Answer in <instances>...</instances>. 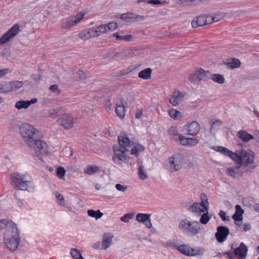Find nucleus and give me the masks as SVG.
<instances>
[{"instance_id": "nucleus-35", "label": "nucleus", "mask_w": 259, "mask_h": 259, "mask_svg": "<svg viewBox=\"0 0 259 259\" xmlns=\"http://www.w3.org/2000/svg\"><path fill=\"white\" fill-rule=\"evenodd\" d=\"M77 22L73 18L71 20H66L62 23V27L64 29H69L75 25Z\"/></svg>"}, {"instance_id": "nucleus-46", "label": "nucleus", "mask_w": 259, "mask_h": 259, "mask_svg": "<svg viewBox=\"0 0 259 259\" xmlns=\"http://www.w3.org/2000/svg\"><path fill=\"white\" fill-rule=\"evenodd\" d=\"M107 29L109 31H112L115 30L117 27V24L116 22H112L106 24Z\"/></svg>"}, {"instance_id": "nucleus-9", "label": "nucleus", "mask_w": 259, "mask_h": 259, "mask_svg": "<svg viewBox=\"0 0 259 259\" xmlns=\"http://www.w3.org/2000/svg\"><path fill=\"white\" fill-rule=\"evenodd\" d=\"M20 31V26L16 24L13 26L6 33L0 38V44L4 45L14 38Z\"/></svg>"}, {"instance_id": "nucleus-61", "label": "nucleus", "mask_w": 259, "mask_h": 259, "mask_svg": "<svg viewBox=\"0 0 259 259\" xmlns=\"http://www.w3.org/2000/svg\"><path fill=\"white\" fill-rule=\"evenodd\" d=\"M235 213L243 214V213H244V210L241 208V206L239 205H236L235 206Z\"/></svg>"}, {"instance_id": "nucleus-39", "label": "nucleus", "mask_w": 259, "mask_h": 259, "mask_svg": "<svg viewBox=\"0 0 259 259\" xmlns=\"http://www.w3.org/2000/svg\"><path fill=\"white\" fill-rule=\"evenodd\" d=\"M169 116L173 119H178L182 117L181 113L176 109H170L168 111Z\"/></svg>"}, {"instance_id": "nucleus-26", "label": "nucleus", "mask_w": 259, "mask_h": 259, "mask_svg": "<svg viewBox=\"0 0 259 259\" xmlns=\"http://www.w3.org/2000/svg\"><path fill=\"white\" fill-rule=\"evenodd\" d=\"M217 150L220 152L222 154L230 157L234 160L236 155V151L235 152H233L228 149L222 146L218 147Z\"/></svg>"}, {"instance_id": "nucleus-27", "label": "nucleus", "mask_w": 259, "mask_h": 259, "mask_svg": "<svg viewBox=\"0 0 259 259\" xmlns=\"http://www.w3.org/2000/svg\"><path fill=\"white\" fill-rule=\"evenodd\" d=\"M79 37L82 39H87L91 37H94L96 35L94 29H91L89 30L84 31L79 34Z\"/></svg>"}, {"instance_id": "nucleus-28", "label": "nucleus", "mask_w": 259, "mask_h": 259, "mask_svg": "<svg viewBox=\"0 0 259 259\" xmlns=\"http://www.w3.org/2000/svg\"><path fill=\"white\" fill-rule=\"evenodd\" d=\"M239 168L241 169V167H239V164L235 167H229L227 169V174L229 176L233 178H237L240 176L239 174Z\"/></svg>"}, {"instance_id": "nucleus-53", "label": "nucleus", "mask_w": 259, "mask_h": 259, "mask_svg": "<svg viewBox=\"0 0 259 259\" xmlns=\"http://www.w3.org/2000/svg\"><path fill=\"white\" fill-rule=\"evenodd\" d=\"M148 3L152 5H161L166 3V1L161 2L160 0H149Z\"/></svg>"}, {"instance_id": "nucleus-13", "label": "nucleus", "mask_w": 259, "mask_h": 259, "mask_svg": "<svg viewBox=\"0 0 259 259\" xmlns=\"http://www.w3.org/2000/svg\"><path fill=\"white\" fill-rule=\"evenodd\" d=\"M57 122L66 129L71 128L73 125V117L71 115L66 114L58 119Z\"/></svg>"}, {"instance_id": "nucleus-10", "label": "nucleus", "mask_w": 259, "mask_h": 259, "mask_svg": "<svg viewBox=\"0 0 259 259\" xmlns=\"http://www.w3.org/2000/svg\"><path fill=\"white\" fill-rule=\"evenodd\" d=\"M210 72L200 69L199 71L191 74L189 76V79L192 83H196L201 80H206L210 78Z\"/></svg>"}, {"instance_id": "nucleus-55", "label": "nucleus", "mask_w": 259, "mask_h": 259, "mask_svg": "<svg viewBox=\"0 0 259 259\" xmlns=\"http://www.w3.org/2000/svg\"><path fill=\"white\" fill-rule=\"evenodd\" d=\"M84 15V14L82 13H78L75 17H73V18L75 20L77 23H78L83 18Z\"/></svg>"}, {"instance_id": "nucleus-34", "label": "nucleus", "mask_w": 259, "mask_h": 259, "mask_svg": "<svg viewBox=\"0 0 259 259\" xmlns=\"http://www.w3.org/2000/svg\"><path fill=\"white\" fill-rule=\"evenodd\" d=\"M138 175L140 178L143 180H146L148 178V175L145 169V167L142 164V163H139V167L138 168Z\"/></svg>"}, {"instance_id": "nucleus-5", "label": "nucleus", "mask_w": 259, "mask_h": 259, "mask_svg": "<svg viewBox=\"0 0 259 259\" xmlns=\"http://www.w3.org/2000/svg\"><path fill=\"white\" fill-rule=\"evenodd\" d=\"M8 229L12 232V234L9 237H4V243L11 251H14L17 249L20 241L19 231L15 223Z\"/></svg>"}, {"instance_id": "nucleus-63", "label": "nucleus", "mask_w": 259, "mask_h": 259, "mask_svg": "<svg viewBox=\"0 0 259 259\" xmlns=\"http://www.w3.org/2000/svg\"><path fill=\"white\" fill-rule=\"evenodd\" d=\"M143 114V110L142 109H138L136 113V118H140L141 117L142 115Z\"/></svg>"}, {"instance_id": "nucleus-2", "label": "nucleus", "mask_w": 259, "mask_h": 259, "mask_svg": "<svg viewBox=\"0 0 259 259\" xmlns=\"http://www.w3.org/2000/svg\"><path fill=\"white\" fill-rule=\"evenodd\" d=\"M254 153L251 150L241 149L236 151L234 160L241 167V172L250 176L254 172L256 165L254 164Z\"/></svg>"}, {"instance_id": "nucleus-42", "label": "nucleus", "mask_w": 259, "mask_h": 259, "mask_svg": "<svg viewBox=\"0 0 259 259\" xmlns=\"http://www.w3.org/2000/svg\"><path fill=\"white\" fill-rule=\"evenodd\" d=\"M11 82V85L12 87V91H15L16 90L19 89L21 88L23 83L22 81H12Z\"/></svg>"}, {"instance_id": "nucleus-37", "label": "nucleus", "mask_w": 259, "mask_h": 259, "mask_svg": "<svg viewBox=\"0 0 259 259\" xmlns=\"http://www.w3.org/2000/svg\"><path fill=\"white\" fill-rule=\"evenodd\" d=\"M12 225H14V223L12 221H7L5 219L0 220V230L4 228L8 229Z\"/></svg>"}, {"instance_id": "nucleus-57", "label": "nucleus", "mask_w": 259, "mask_h": 259, "mask_svg": "<svg viewBox=\"0 0 259 259\" xmlns=\"http://www.w3.org/2000/svg\"><path fill=\"white\" fill-rule=\"evenodd\" d=\"M50 90L53 92V93H56L57 92L58 94L60 93V90L58 88V86L57 84H53L50 87Z\"/></svg>"}, {"instance_id": "nucleus-49", "label": "nucleus", "mask_w": 259, "mask_h": 259, "mask_svg": "<svg viewBox=\"0 0 259 259\" xmlns=\"http://www.w3.org/2000/svg\"><path fill=\"white\" fill-rule=\"evenodd\" d=\"M219 215H220V218L223 221H230V217L229 216H227L226 215V213L225 211L221 210H220V212L219 213Z\"/></svg>"}, {"instance_id": "nucleus-16", "label": "nucleus", "mask_w": 259, "mask_h": 259, "mask_svg": "<svg viewBox=\"0 0 259 259\" xmlns=\"http://www.w3.org/2000/svg\"><path fill=\"white\" fill-rule=\"evenodd\" d=\"M208 16L205 17L204 15L199 16L194 18L192 22V26L193 28H197L208 24Z\"/></svg>"}, {"instance_id": "nucleus-64", "label": "nucleus", "mask_w": 259, "mask_h": 259, "mask_svg": "<svg viewBox=\"0 0 259 259\" xmlns=\"http://www.w3.org/2000/svg\"><path fill=\"white\" fill-rule=\"evenodd\" d=\"M253 210L259 212V204H255L253 206Z\"/></svg>"}, {"instance_id": "nucleus-11", "label": "nucleus", "mask_w": 259, "mask_h": 259, "mask_svg": "<svg viewBox=\"0 0 259 259\" xmlns=\"http://www.w3.org/2000/svg\"><path fill=\"white\" fill-rule=\"evenodd\" d=\"M183 161V155L179 153L175 154L168 158V167L177 171L181 168Z\"/></svg>"}, {"instance_id": "nucleus-62", "label": "nucleus", "mask_w": 259, "mask_h": 259, "mask_svg": "<svg viewBox=\"0 0 259 259\" xmlns=\"http://www.w3.org/2000/svg\"><path fill=\"white\" fill-rule=\"evenodd\" d=\"M208 19H211V20L213 22H218L220 19H221V16H215L214 17H211L210 16H208Z\"/></svg>"}, {"instance_id": "nucleus-60", "label": "nucleus", "mask_w": 259, "mask_h": 259, "mask_svg": "<svg viewBox=\"0 0 259 259\" xmlns=\"http://www.w3.org/2000/svg\"><path fill=\"white\" fill-rule=\"evenodd\" d=\"M9 72V69L6 68L0 70V78L5 76Z\"/></svg>"}, {"instance_id": "nucleus-22", "label": "nucleus", "mask_w": 259, "mask_h": 259, "mask_svg": "<svg viewBox=\"0 0 259 259\" xmlns=\"http://www.w3.org/2000/svg\"><path fill=\"white\" fill-rule=\"evenodd\" d=\"M187 130L189 135L195 136L200 131V125L197 122L194 121L188 125Z\"/></svg>"}, {"instance_id": "nucleus-29", "label": "nucleus", "mask_w": 259, "mask_h": 259, "mask_svg": "<svg viewBox=\"0 0 259 259\" xmlns=\"http://www.w3.org/2000/svg\"><path fill=\"white\" fill-rule=\"evenodd\" d=\"M12 91L10 81H5L0 84V92L7 93Z\"/></svg>"}, {"instance_id": "nucleus-44", "label": "nucleus", "mask_w": 259, "mask_h": 259, "mask_svg": "<svg viewBox=\"0 0 259 259\" xmlns=\"http://www.w3.org/2000/svg\"><path fill=\"white\" fill-rule=\"evenodd\" d=\"M60 110V108L51 109L49 112V116L51 117L58 116L59 115Z\"/></svg>"}, {"instance_id": "nucleus-40", "label": "nucleus", "mask_w": 259, "mask_h": 259, "mask_svg": "<svg viewBox=\"0 0 259 259\" xmlns=\"http://www.w3.org/2000/svg\"><path fill=\"white\" fill-rule=\"evenodd\" d=\"M70 254L73 259H84L78 250L72 248Z\"/></svg>"}, {"instance_id": "nucleus-17", "label": "nucleus", "mask_w": 259, "mask_h": 259, "mask_svg": "<svg viewBox=\"0 0 259 259\" xmlns=\"http://www.w3.org/2000/svg\"><path fill=\"white\" fill-rule=\"evenodd\" d=\"M189 210L194 212L200 214L205 211H208V205L206 204H201L199 203H194L193 205H191Z\"/></svg>"}, {"instance_id": "nucleus-38", "label": "nucleus", "mask_w": 259, "mask_h": 259, "mask_svg": "<svg viewBox=\"0 0 259 259\" xmlns=\"http://www.w3.org/2000/svg\"><path fill=\"white\" fill-rule=\"evenodd\" d=\"M29 104L27 101H19L16 102L15 107L18 109H26L29 106Z\"/></svg>"}, {"instance_id": "nucleus-14", "label": "nucleus", "mask_w": 259, "mask_h": 259, "mask_svg": "<svg viewBox=\"0 0 259 259\" xmlns=\"http://www.w3.org/2000/svg\"><path fill=\"white\" fill-rule=\"evenodd\" d=\"M126 104L124 99L122 98H120L116 102L115 112L121 118H123L125 116Z\"/></svg>"}, {"instance_id": "nucleus-31", "label": "nucleus", "mask_w": 259, "mask_h": 259, "mask_svg": "<svg viewBox=\"0 0 259 259\" xmlns=\"http://www.w3.org/2000/svg\"><path fill=\"white\" fill-rule=\"evenodd\" d=\"M210 78L214 82L220 84H223L225 82V78L223 75L220 74H213L210 73Z\"/></svg>"}, {"instance_id": "nucleus-15", "label": "nucleus", "mask_w": 259, "mask_h": 259, "mask_svg": "<svg viewBox=\"0 0 259 259\" xmlns=\"http://www.w3.org/2000/svg\"><path fill=\"white\" fill-rule=\"evenodd\" d=\"M151 215L148 213H138L136 215V220L143 223L147 228H151L152 226L151 220Z\"/></svg>"}, {"instance_id": "nucleus-52", "label": "nucleus", "mask_w": 259, "mask_h": 259, "mask_svg": "<svg viewBox=\"0 0 259 259\" xmlns=\"http://www.w3.org/2000/svg\"><path fill=\"white\" fill-rule=\"evenodd\" d=\"M168 133L170 135L173 136L174 137L178 136L177 129L175 126L170 127L168 130Z\"/></svg>"}, {"instance_id": "nucleus-24", "label": "nucleus", "mask_w": 259, "mask_h": 259, "mask_svg": "<svg viewBox=\"0 0 259 259\" xmlns=\"http://www.w3.org/2000/svg\"><path fill=\"white\" fill-rule=\"evenodd\" d=\"M113 235L110 233H105L103 236L102 248L104 249L108 248L112 242Z\"/></svg>"}, {"instance_id": "nucleus-36", "label": "nucleus", "mask_w": 259, "mask_h": 259, "mask_svg": "<svg viewBox=\"0 0 259 259\" xmlns=\"http://www.w3.org/2000/svg\"><path fill=\"white\" fill-rule=\"evenodd\" d=\"M144 147L141 144H137L131 149V153L132 155L137 154L138 153L144 150Z\"/></svg>"}, {"instance_id": "nucleus-1", "label": "nucleus", "mask_w": 259, "mask_h": 259, "mask_svg": "<svg viewBox=\"0 0 259 259\" xmlns=\"http://www.w3.org/2000/svg\"><path fill=\"white\" fill-rule=\"evenodd\" d=\"M19 130L23 140L28 146L35 150L36 153L38 152L40 154H46L49 152L47 144L39 139V132L32 125L23 123L20 126Z\"/></svg>"}, {"instance_id": "nucleus-33", "label": "nucleus", "mask_w": 259, "mask_h": 259, "mask_svg": "<svg viewBox=\"0 0 259 259\" xmlns=\"http://www.w3.org/2000/svg\"><path fill=\"white\" fill-rule=\"evenodd\" d=\"M88 214L90 217L94 218L96 220L101 218L103 215V213L100 210H94L93 209L88 210Z\"/></svg>"}, {"instance_id": "nucleus-30", "label": "nucleus", "mask_w": 259, "mask_h": 259, "mask_svg": "<svg viewBox=\"0 0 259 259\" xmlns=\"http://www.w3.org/2000/svg\"><path fill=\"white\" fill-rule=\"evenodd\" d=\"M108 32L106 24H102L98 26L95 30L94 32L96 36H98L101 35L102 33H105Z\"/></svg>"}, {"instance_id": "nucleus-51", "label": "nucleus", "mask_w": 259, "mask_h": 259, "mask_svg": "<svg viewBox=\"0 0 259 259\" xmlns=\"http://www.w3.org/2000/svg\"><path fill=\"white\" fill-rule=\"evenodd\" d=\"M200 199L201 200V202L200 204H206L208 206V199L207 196L204 194L202 193L200 195Z\"/></svg>"}, {"instance_id": "nucleus-59", "label": "nucleus", "mask_w": 259, "mask_h": 259, "mask_svg": "<svg viewBox=\"0 0 259 259\" xmlns=\"http://www.w3.org/2000/svg\"><path fill=\"white\" fill-rule=\"evenodd\" d=\"M127 52L123 51L122 52L116 53L114 55L115 57H125L127 56Z\"/></svg>"}, {"instance_id": "nucleus-4", "label": "nucleus", "mask_w": 259, "mask_h": 259, "mask_svg": "<svg viewBox=\"0 0 259 259\" xmlns=\"http://www.w3.org/2000/svg\"><path fill=\"white\" fill-rule=\"evenodd\" d=\"M11 184L15 189L26 191L32 183L31 179L26 175L16 172L11 176Z\"/></svg>"}, {"instance_id": "nucleus-3", "label": "nucleus", "mask_w": 259, "mask_h": 259, "mask_svg": "<svg viewBox=\"0 0 259 259\" xmlns=\"http://www.w3.org/2000/svg\"><path fill=\"white\" fill-rule=\"evenodd\" d=\"M179 229L184 234L188 236H194L198 234L200 225L198 221H190L187 219L182 220L179 224Z\"/></svg>"}, {"instance_id": "nucleus-50", "label": "nucleus", "mask_w": 259, "mask_h": 259, "mask_svg": "<svg viewBox=\"0 0 259 259\" xmlns=\"http://www.w3.org/2000/svg\"><path fill=\"white\" fill-rule=\"evenodd\" d=\"M251 229V226L249 224L245 223L241 227H240L238 229V230L239 231H247Z\"/></svg>"}, {"instance_id": "nucleus-54", "label": "nucleus", "mask_w": 259, "mask_h": 259, "mask_svg": "<svg viewBox=\"0 0 259 259\" xmlns=\"http://www.w3.org/2000/svg\"><path fill=\"white\" fill-rule=\"evenodd\" d=\"M233 219L235 221H241L243 220L242 214L235 213L232 216Z\"/></svg>"}, {"instance_id": "nucleus-25", "label": "nucleus", "mask_w": 259, "mask_h": 259, "mask_svg": "<svg viewBox=\"0 0 259 259\" xmlns=\"http://www.w3.org/2000/svg\"><path fill=\"white\" fill-rule=\"evenodd\" d=\"M152 69L150 68H147L141 71L138 73V77L143 79H149L151 77Z\"/></svg>"}, {"instance_id": "nucleus-58", "label": "nucleus", "mask_w": 259, "mask_h": 259, "mask_svg": "<svg viewBox=\"0 0 259 259\" xmlns=\"http://www.w3.org/2000/svg\"><path fill=\"white\" fill-rule=\"evenodd\" d=\"M222 123H223L222 121L221 120H215L214 122H213L211 123V130H212L213 128H215L216 125L220 126L221 125H222Z\"/></svg>"}, {"instance_id": "nucleus-45", "label": "nucleus", "mask_w": 259, "mask_h": 259, "mask_svg": "<svg viewBox=\"0 0 259 259\" xmlns=\"http://www.w3.org/2000/svg\"><path fill=\"white\" fill-rule=\"evenodd\" d=\"M65 169L63 167H59L56 170L57 176L60 179L64 178L65 174Z\"/></svg>"}, {"instance_id": "nucleus-6", "label": "nucleus", "mask_w": 259, "mask_h": 259, "mask_svg": "<svg viewBox=\"0 0 259 259\" xmlns=\"http://www.w3.org/2000/svg\"><path fill=\"white\" fill-rule=\"evenodd\" d=\"M247 251V246L242 242L234 250L233 253L227 251L223 254L226 256L227 259H245Z\"/></svg>"}, {"instance_id": "nucleus-7", "label": "nucleus", "mask_w": 259, "mask_h": 259, "mask_svg": "<svg viewBox=\"0 0 259 259\" xmlns=\"http://www.w3.org/2000/svg\"><path fill=\"white\" fill-rule=\"evenodd\" d=\"M177 250L187 256L202 255L204 252V250L200 247L192 248L186 244H183L178 246Z\"/></svg>"}, {"instance_id": "nucleus-8", "label": "nucleus", "mask_w": 259, "mask_h": 259, "mask_svg": "<svg viewBox=\"0 0 259 259\" xmlns=\"http://www.w3.org/2000/svg\"><path fill=\"white\" fill-rule=\"evenodd\" d=\"M114 154L113 156V160L115 163L120 164V161H125L127 159V157L125 155L126 151L129 150L124 147L113 146Z\"/></svg>"}, {"instance_id": "nucleus-56", "label": "nucleus", "mask_w": 259, "mask_h": 259, "mask_svg": "<svg viewBox=\"0 0 259 259\" xmlns=\"http://www.w3.org/2000/svg\"><path fill=\"white\" fill-rule=\"evenodd\" d=\"M115 188L118 191L124 192L127 190V186H124L120 184H117L115 185Z\"/></svg>"}, {"instance_id": "nucleus-19", "label": "nucleus", "mask_w": 259, "mask_h": 259, "mask_svg": "<svg viewBox=\"0 0 259 259\" xmlns=\"http://www.w3.org/2000/svg\"><path fill=\"white\" fill-rule=\"evenodd\" d=\"M184 96L182 93L179 90H176L174 93L173 96L171 97L169 102L173 105H178L183 100Z\"/></svg>"}, {"instance_id": "nucleus-18", "label": "nucleus", "mask_w": 259, "mask_h": 259, "mask_svg": "<svg viewBox=\"0 0 259 259\" xmlns=\"http://www.w3.org/2000/svg\"><path fill=\"white\" fill-rule=\"evenodd\" d=\"M180 143L184 146H195L198 143V140L191 138H186L183 135L179 136Z\"/></svg>"}, {"instance_id": "nucleus-21", "label": "nucleus", "mask_w": 259, "mask_h": 259, "mask_svg": "<svg viewBox=\"0 0 259 259\" xmlns=\"http://www.w3.org/2000/svg\"><path fill=\"white\" fill-rule=\"evenodd\" d=\"M120 18L122 20L126 19H135L136 21H143L145 19L144 16L139 15L132 12L122 14L120 15Z\"/></svg>"}, {"instance_id": "nucleus-12", "label": "nucleus", "mask_w": 259, "mask_h": 259, "mask_svg": "<svg viewBox=\"0 0 259 259\" xmlns=\"http://www.w3.org/2000/svg\"><path fill=\"white\" fill-rule=\"evenodd\" d=\"M230 231L228 227L223 226L218 227L217 232L215 234L217 240L220 243L224 242L226 239Z\"/></svg>"}, {"instance_id": "nucleus-20", "label": "nucleus", "mask_w": 259, "mask_h": 259, "mask_svg": "<svg viewBox=\"0 0 259 259\" xmlns=\"http://www.w3.org/2000/svg\"><path fill=\"white\" fill-rule=\"evenodd\" d=\"M119 147H124L125 148L131 147L132 142L127 137V135L123 133H120L118 137Z\"/></svg>"}, {"instance_id": "nucleus-32", "label": "nucleus", "mask_w": 259, "mask_h": 259, "mask_svg": "<svg viewBox=\"0 0 259 259\" xmlns=\"http://www.w3.org/2000/svg\"><path fill=\"white\" fill-rule=\"evenodd\" d=\"M100 170L99 167L97 166L93 165V166H90L88 165L85 169L84 170V172L85 174L92 175L95 173H97L99 172Z\"/></svg>"}, {"instance_id": "nucleus-23", "label": "nucleus", "mask_w": 259, "mask_h": 259, "mask_svg": "<svg viewBox=\"0 0 259 259\" xmlns=\"http://www.w3.org/2000/svg\"><path fill=\"white\" fill-rule=\"evenodd\" d=\"M236 136L244 142H248L250 140L255 139V135H251L244 130H240L238 132Z\"/></svg>"}, {"instance_id": "nucleus-47", "label": "nucleus", "mask_w": 259, "mask_h": 259, "mask_svg": "<svg viewBox=\"0 0 259 259\" xmlns=\"http://www.w3.org/2000/svg\"><path fill=\"white\" fill-rule=\"evenodd\" d=\"M134 217V214L132 213H127L124 216L121 217L120 220L124 223H128L129 221Z\"/></svg>"}, {"instance_id": "nucleus-41", "label": "nucleus", "mask_w": 259, "mask_h": 259, "mask_svg": "<svg viewBox=\"0 0 259 259\" xmlns=\"http://www.w3.org/2000/svg\"><path fill=\"white\" fill-rule=\"evenodd\" d=\"M205 212L202 215L200 219V222L204 225L206 224L211 218V216L208 214V211Z\"/></svg>"}, {"instance_id": "nucleus-48", "label": "nucleus", "mask_w": 259, "mask_h": 259, "mask_svg": "<svg viewBox=\"0 0 259 259\" xmlns=\"http://www.w3.org/2000/svg\"><path fill=\"white\" fill-rule=\"evenodd\" d=\"M76 78L78 80H84L86 79V75L83 71L79 70L77 73Z\"/></svg>"}, {"instance_id": "nucleus-43", "label": "nucleus", "mask_w": 259, "mask_h": 259, "mask_svg": "<svg viewBox=\"0 0 259 259\" xmlns=\"http://www.w3.org/2000/svg\"><path fill=\"white\" fill-rule=\"evenodd\" d=\"M228 64L230 68H234L239 67L241 65V63L239 60L234 58L232 59L231 62L229 63Z\"/></svg>"}]
</instances>
